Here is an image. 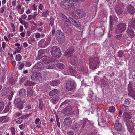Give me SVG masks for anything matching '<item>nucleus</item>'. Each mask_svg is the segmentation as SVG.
Wrapping results in <instances>:
<instances>
[{"label":"nucleus","instance_id":"1","mask_svg":"<svg viewBox=\"0 0 135 135\" xmlns=\"http://www.w3.org/2000/svg\"><path fill=\"white\" fill-rule=\"evenodd\" d=\"M50 59L48 56H44L42 57V62L37 63L34 66L32 70V71L34 73L32 75L31 78L34 80H39L40 81L42 80V78L41 76L40 73L38 71L41 70L44 68V65L42 63L46 64L50 61Z\"/></svg>","mask_w":135,"mask_h":135},{"label":"nucleus","instance_id":"2","mask_svg":"<svg viewBox=\"0 0 135 135\" xmlns=\"http://www.w3.org/2000/svg\"><path fill=\"white\" fill-rule=\"evenodd\" d=\"M61 52L59 48L57 46H54L51 49V54L54 57L59 58L61 55Z\"/></svg>","mask_w":135,"mask_h":135},{"label":"nucleus","instance_id":"3","mask_svg":"<svg viewBox=\"0 0 135 135\" xmlns=\"http://www.w3.org/2000/svg\"><path fill=\"white\" fill-rule=\"evenodd\" d=\"M76 83L72 80H69L66 84V89L68 90L71 91L74 90L76 88Z\"/></svg>","mask_w":135,"mask_h":135},{"label":"nucleus","instance_id":"4","mask_svg":"<svg viewBox=\"0 0 135 135\" xmlns=\"http://www.w3.org/2000/svg\"><path fill=\"white\" fill-rule=\"evenodd\" d=\"M66 20L65 21L66 23L68 25H71V24H73L77 27H79L80 26V22L75 21L71 17H69L68 19L66 18Z\"/></svg>","mask_w":135,"mask_h":135},{"label":"nucleus","instance_id":"5","mask_svg":"<svg viewBox=\"0 0 135 135\" xmlns=\"http://www.w3.org/2000/svg\"><path fill=\"white\" fill-rule=\"evenodd\" d=\"M99 61L98 58L97 57L92 58L90 61L89 66L92 69L96 68L97 65L99 64Z\"/></svg>","mask_w":135,"mask_h":135},{"label":"nucleus","instance_id":"6","mask_svg":"<svg viewBox=\"0 0 135 135\" xmlns=\"http://www.w3.org/2000/svg\"><path fill=\"white\" fill-rule=\"evenodd\" d=\"M84 13L83 10H77L73 12L72 16L75 19L81 18L83 16Z\"/></svg>","mask_w":135,"mask_h":135},{"label":"nucleus","instance_id":"7","mask_svg":"<svg viewBox=\"0 0 135 135\" xmlns=\"http://www.w3.org/2000/svg\"><path fill=\"white\" fill-rule=\"evenodd\" d=\"M70 0H65L62 1L61 3V6L64 9L69 8L71 7Z\"/></svg>","mask_w":135,"mask_h":135},{"label":"nucleus","instance_id":"8","mask_svg":"<svg viewBox=\"0 0 135 135\" xmlns=\"http://www.w3.org/2000/svg\"><path fill=\"white\" fill-rule=\"evenodd\" d=\"M14 102L16 107H17L20 109L23 108L24 102L23 101H21V99L19 98L15 99Z\"/></svg>","mask_w":135,"mask_h":135},{"label":"nucleus","instance_id":"9","mask_svg":"<svg viewBox=\"0 0 135 135\" xmlns=\"http://www.w3.org/2000/svg\"><path fill=\"white\" fill-rule=\"evenodd\" d=\"M126 27V25L124 23H123L118 24L116 29V33L118 34L121 33L125 30Z\"/></svg>","mask_w":135,"mask_h":135},{"label":"nucleus","instance_id":"10","mask_svg":"<svg viewBox=\"0 0 135 135\" xmlns=\"http://www.w3.org/2000/svg\"><path fill=\"white\" fill-rule=\"evenodd\" d=\"M56 38L60 43H61L64 41V38L63 33L59 30L57 31L56 35Z\"/></svg>","mask_w":135,"mask_h":135},{"label":"nucleus","instance_id":"11","mask_svg":"<svg viewBox=\"0 0 135 135\" xmlns=\"http://www.w3.org/2000/svg\"><path fill=\"white\" fill-rule=\"evenodd\" d=\"M72 123L71 120L70 118L66 117L65 119L64 122V125L66 127H67L70 126Z\"/></svg>","mask_w":135,"mask_h":135},{"label":"nucleus","instance_id":"12","mask_svg":"<svg viewBox=\"0 0 135 135\" xmlns=\"http://www.w3.org/2000/svg\"><path fill=\"white\" fill-rule=\"evenodd\" d=\"M68 71L67 74L68 75H78L76 71L72 68L68 67H67Z\"/></svg>","mask_w":135,"mask_h":135},{"label":"nucleus","instance_id":"13","mask_svg":"<svg viewBox=\"0 0 135 135\" xmlns=\"http://www.w3.org/2000/svg\"><path fill=\"white\" fill-rule=\"evenodd\" d=\"M126 124L128 130L131 132L134 128L133 123L131 121H129L126 122Z\"/></svg>","mask_w":135,"mask_h":135},{"label":"nucleus","instance_id":"14","mask_svg":"<svg viewBox=\"0 0 135 135\" xmlns=\"http://www.w3.org/2000/svg\"><path fill=\"white\" fill-rule=\"evenodd\" d=\"M70 3H71V8H76L78 7L79 5L78 0H70Z\"/></svg>","mask_w":135,"mask_h":135},{"label":"nucleus","instance_id":"15","mask_svg":"<svg viewBox=\"0 0 135 135\" xmlns=\"http://www.w3.org/2000/svg\"><path fill=\"white\" fill-rule=\"evenodd\" d=\"M131 117V114L130 113L125 112L123 114V117L125 120H127L130 119Z\"/></svg>","mask_w":135,"mask_h":135},{"label":"nucleus","instance_id":"16","mask_svg":"<svg viewBox=\"0 0 135 135\" xmlns=\"http://www.w3.org/2000/svg\"><path fill=\"white\" fill-rule=\"evenodd\" d=\"M74 52V48L72 47L68 49L66 51V55L65 56H70Z\"/></svg>","mask_w":135,"mask_h":135},{"label":"nucleus","instance_id":"17","mask_svg":"<svg viewBox=\"0 0 135 135\" xmlns=\"http://www.w3.org/2000/svg\"><path fill=\"white\" fill-rule=\"evenodd\" d=\"M127 32L128 35L131 37L133 38L134 36V33L130 27H128Z\"/></svg>","mask_w":135,"mask_h":135},{"label":"nucleus","instance_id":"18","mask_svg":"<svg viewBox=\"0 0 135 135\" xmlns=\"http://www.w3.org/2000/svg\"><path fill=\"white\" fill-rule=\"evenodd\" d=\"M127 11L128 13L133 14L134 12V8L133 6L129 5L127 7Z\"/></svg>","mask_w":135,"mask_h":135},{"label":"nucleus","instance_id":"19","mask_svg":"<svg viewBox=\"0 0 135 135\" xmlns=\"http://www.w3.org/2000/svg\"><path fill=\"white\" fill-rule=\"evenodd\" d=\"M114 127L116 130L120 131L122 128V126L120 123H117L115 124Z\"/></svg>","mask_w":135,"mask_h":135},{"label":"nucleus","instance_id":"20","mask_svg":"<svg viewBox=\"0 0 135 135\" xmlns=\"http://www.w3.org/2000/svg\"><path fill=\"white\" fill-rule=\"evenodd\" d=\"M26 91L25 90L22 89L21 90L19 93L20 96L21 97H25L26 96Z\"/></svg>","mask_w":135,"mask_h":135},{"label":"nucleus","instance_id":"21","mask_svg":"<svg viewBox=\"0 0 135 135\" xmlns=\"http://www.w3.org/2000/svg\"><path fill=\"white\" fill-rule=\"evenodd\" d=\"M33 91L32 89L30 87L28 88L27 90V95L29 97L33 95Z\"/></svg>","mask_w":135,"mask_h":135},{"label":"nucleus","instance_id":"22","mask_svg":"<svg viewBox=\"0 0 135 135\" xmlns=\"http://www.w3.org/2000/svg\"><path fill=\"white\" fill-rule=\"evenodd\" d=\"M59 99L58 96H56L53 97L51 99V101L54 104H55L57 103Z\"/></svg>","mask_w":135,"mask_h":135},{"label":"nucleus","instance_id":"23","mask_svg":"<svg viewBox=\"0 0 135 135\" xmlns=\"http://www.w3.org/2000/svg\"><path fill=\"white\" fill-rule=\"evenodd\" d=\"M128 95L130 97H132L135 99V92L133 90H130L129 92Z\"/></svg>","mask_w":135,"mask_h":135},{"label":"nucleus","instance_id":"24","mask_svg":"<svg viewBox=\"0 0 135 135\" xmlns=\"http://www.w3.org/2000/svg\"><path fill=\"white\" fill-rule=\"evenodd\" d=\"M45 41V40L42 39L40 40L38 43V46L39 47H44V43Z\"/></svg>","mask_w":135,"mask_h":135},{"label":"nucleus","instance_id":"25","mask_svg":"<svg viewBox=\"0 0 135 135\" xmlns=\"http://www.w3.org/2000/svg\"><path fill=\"white\" fill-rule=\"evenodd\" d=\"M58 92V90L57 89H55L50 92L49 94L50 96H53L57 94Z\"/></svg>","mask_w":135,"mask_h":135},{"label":"nucleus","instance_id":"26","mask_svg":"<svg viewBox=\"0 0 135 135\" xmlns=\"http://www.w3.org/2000/svg\"><path fill=\"white\" fill-rule=\"evenodd\" d=\"M60 83V81L59 80H55L52 81V85L53 86H55L57 85Z\"/></svg>","mask_w":135,"mask_h":135},{"label":"nucleus","instance_id":"27","mask_svg":"<svg viewBox=\"0 0 135 135\" xmlns=\"http://www.w3.org/2000/svg\"><path fill=\"white\" fill-rule=\"evenodd\" d=\"M117 19V18L114 16H111L110 18V25L112 22H113V21H116Z\"/></svg>","mask_w":135,"mask_h":135},{"label":"nucleus","instance_id":"28","mask_svg":"<svg viewBox=\"0 0 135 135\" xmlns=\"http://www.w3.org/2000/svg\"><path fill=\"white\" fill-rule=\"evenodd\" d=\"M121 109L127 111L129 109V107L128 106H125L123 104L121 105Z\"/></svg>","mask_w":135,"mask_h":135},{"label":"nucleus","instance_id":"29","mask_svg":"<svg viewBox=\"0 0 135 135\" xmlns=\"http://www.w3.org/2000/svg\"><path fill=\"white\" fill-rule=\"evenodd\" d=\"M128 27H130V28L131 27L133 28H135V20H134L133 22H129L128 24Z\"/></svg>","mask_w":135,"mask_h":135},{"label":"nucleus","instance_id":"30","mask_svg":"<svg viewBox=\"0 0 135 135\" xmlns=\"http://www.w3.org/2000/svg\"><path fill=\"white\" fill-rule=\"evenodd\" d=\"M60 69H62L65 67L64 65L62 63H59L56 65Z\"/></svg>","mask_w":135,"mask_h":135},{"label":"nucleus","instance_id":"31","mask_svg":"<svg viewBox=\"0 0 135 135\" xmlns=\"http://www.w3.org/2000/svg\"><path fill=\"white\" fill-rule=\"evenodd\" d=\"M22 58V56L20 54L17 55L15 57V59L17 61H20Z\"/></svg>","mask_w":135,"mask_h":135},{"label":"nucleus","instance_id":"32","mask_svg":"<svg viewBox=\"0 0 135 135\" xmlns=\"http://www.w3.org/2000/svg\"><path fill=\"white\" fill-rule=\"evenodd\" d=\"M79 129V126L78 124H76L72 127V129L75 131H77Z\"/></svg>","mask_w":135,"mask_h":135},{"label":"nucleus","instance_id":"33","mask_svg":"<svg viewBox=\"0 0 135 135\" xmlns=\"http://www.w3.org/2000/svg\"><path fill=\"white\" fill-rule=\"evenodd\" d=\"M109 110L110 112L113 113L114 112L115 110V107L113 106H110L109 109Z\"/></svg>","mask_w":135,"mask_h":135},{"label":"nucleus","instance_id":"34","mask_svg":"<svg viewBox=\"0 0 135 135\" xmlns=\"http://www.w3.org/2000/svg\"><path fill=\"white\" fill-rule=\"evenodd\" d=\"M51 39V37H49L48 38H47L44 44L46 46H47L48 44L50 42V41Z\"/></svg>","mask_w":135,"mask_h":135},{"label":"nucleus","instance_id":"35","mask_svg":"<svg viewBox=\"0 0 135 135\" xmlns=\"http://www.w3.org/2000/svg\"><path fill=\"white\" fill-rule=\"evenodd\" d=\"M8 82L11 85H13L16 82V81L14 80L12 78H11L8 81Z\"/></svg>","mask_w":135,"mask_h":135},{"label":"nucleus","instance_id":"36","mask_svg":"<svg viewBox=\"0 0 135 135\" xmlns=\"http://www.w3.org/2000/svg\"><path fill=\"white\" fill-rule=\"evenodd\" d=\"M21 49V47H17V48L15 49L13 53L15 54L16 53H19L20 52V50Z\"/></svg>","mask_w":135,"mask_h":135},{"label":"nucleus","instance_id":"37","mask_svg":"<svg viewBox=\"0 0 135 135\" xmlns=\"http://www.w3.org/2000/svg\"><path fill=\"white\" fill-rule=\"evenodd\" d=\"M49 14V11H46L45 12H43L42 15L44 17H47V15Z\"/></svg>","mask_w":135,"mask_h":135},{"label":"nucleus","instance_id":"38","mask_svg":"<svg viewBox=\"0 0 135 135\" xmlns=\"http://www.w3.org/2000/svg\"><path fill=\"white\" fill-rule=\"evenodd\" d=\"M124 52L122 51H119L118 52V55L119 57H122Z\"/></svg>","mask_w":135,"mask_h":135},{"label":"nucleus","instance_id":"39","mask_svg":"<svg viewBox=\"0 0 135 135\" xmlns=\"http://www.w3.org/2000/svg\"><path fill=\"white\" fill-rule=\"evenodd\" d=\"M74 133L72 131H68L65 134V135H74Z\"/></svg>","mask_w":135,"mask_h":135},{"label":"nucleus","instance_id":"40","mask_svg":"<svg viewBox=\"0 0 135 135\" xmlns=\"http://www.w3.org/2000/svg\"><path fill=\"white\" fill-rule=\"evenodd\" d=\"M45 51L44 50L42 49L40 50H39L38 52V54L39 55L41 56L42 54H44Z\"/></svg>","mask_w":135,"mask_h":135},{"label":"nucleus","instance_id":"41","mask_svg":"<svg viewBox=\"0 0 135 135\" xmlns=\"http://www.w3.org/2000/svg\"><path fill=\"white\" fill-rule=\"evenodd\" d=\"M11 130L12 135H15V128L13 127H12L11 128Z\"/></svg>","mask_w":135,"mask_h":135},{"label":"nucleus","instance_id":"42","mask_svg":"<svg viewBox=\"0 0 135 135\" xmlns=\"http://www.w3.org/2000/svg\"><path fill=\"white\" fill-rule=\"evenodd\" d=\"M122 34H120L119 35H116L115 36V38L116 39L119 40H120L122 37Z\"/></svg>","mask_w":135,"mask_h":135},{"label":"nucleus","instance_id":"43","mask_svg":"<svg viewBox=\"0 0 135 135\" xmlns=\"http://www.w3.org/2000/svg\"><path fill=\"white\" fill-rule=\"evenodd\" d=\"M10 25L11 27L12 28H13V32H15V26L14 25L13 23H10Z\"/></svg>","mask_w":135,"mask_h":135},{"label":"nucleus","instance_id":"44","mask_svg":"<svg viewBox=\"0 0 135 135\" xmlns=\"http://www.w3.org/2000/svg\"><path fill=\"white\" fill-rule=\"evenodd\" d=\"M24 64L27 67H29L31 65V63L28 62H25Z\"/></svg>","mask_w":135,"mask_h":135},{"label":"nucleus","instance_id":"45","mask_svg":"<svg viewBox=\"0 0 135 135\" xmlns=\"http://www.w3.org/2000/svg\"><path fill=\"white\" fill-rule=\"evenodd\" d=\"M23 25H24L25 29H26L27 28L29 25V23L28 22H26Z\"/></svg>","mask_w":135,"mask_h":135},{"label":"nucleus","instance_id":"46","mask_svg":"<svg viewBox=\"0 0 135 135\" xmlns=\"http://www.w3.org/2000/svg\"><path fill=\"white\" fill-rule=\"evenodd\" d=\"M4 107V104L3 103L0 102V111L2 110Z\"/></svg>","mask_w":135,"mask_h":135},{"label":"nucleus","instance_id":"47","mask_svg":"<svg viewBox=\"0 0 135 135\" xmlns=\"http://www.w3.org/2000/svg\"><path fill=\"white\" fill-rule=\"evenodd\" d=\"M35 37L36 38H39L41 37V35L39 33H36L35 35Z\"/></svg>","mask_w":135,"mask_h":135},{"label":"nucleus","instance_id":"48","mask_svg":"<svg viewBox=\"0 0 135 135\" xmlns=\"http://www.w3.org/2000/svg\"><path fill=\"white\" fill-rule=\"evenodd\" d=\"M30 38L32 42H35L36 40L34 38L33 36H31L30 37Z\"/></svg>","mask_w":135,"mask_h":135},{"label":"nucleus","instance_id":"49","mask_svg":"<svg viewBox=\"0 0 135 135\" xmlns=\"http://www.w3.org/2000/svg\"><path fill=\"white\" fill-rule=\"evenodd\" d=\"M24 64L22 63L18 67V68L20 70H21L24 67Z\"/></svg>","mask_w":135,"mask_h":135},{"label":"nucleus","instance_id":"50","mask_svg":"<svg viewBox=\"0 0 135 135\" xmlns=\"http://www.w3.org/2000/svg\"><path fill=\"white\" fill-rule=\"evenodd\" d=\"M31 7L32 8V9L33 10L35 11L37 9V6L34 4H33Z\"/></svg>","mask_w":135,"mask_h":135},{"label":"nucleus","instance_id":"51","mask_svg":"<svg viewBox=\"0 0 135 135\" xmlns=\"http://www.w3.org/2000/svg\"><path fill=\"white\" fill-rule=\"evenodd\" d=\"M32 18L33 19V15L30 14L28 16L27 20H30L32 19Z\"/></svg>","mask_w":135,"mask_h":135},{"label":"nucleus","instance_id":"52","mask_svg":"<svg viewBox=\"0 0 135 135\" xmlns=\"http://www.w3.org/2000/svg\"><path fill=\"white\" fill-rule=\"evenodd\" d=\"M17 4V1L16 0H13L12 2V5L13 6H16Z\"/></svg>","mask_w":135,"mask_h":135},{"label":"nucleus","instance_id":"53","mask_svg":"<svg viewBox=\"0 0 135 135\" xmlns=\"http://www.w3.org/2000/svg\"><path fill=\"white\" fill-rule=\"evenodd\" d=\"M19 21L20 22L22 25H23L26 22L25 21L23 20H22V18H19Z\"/></svg>","mask_w":135,"mask_h":135},{"label":"nucleus","instance_id":"54","mask_svg":"<svg viewBox=\"0 0 135 135\" xmlns=\"http://www.w3.org/2000/svg\"><path fill=\"white\" fill-rule=\"evenodd\" d=\"M40 122V119L39 118H36L35 120V123L36 124H38Z\"/></svg>","mask_w":135,"mask_h":135},{"label":"nucleus","instance_id":"55","mask_svg":"<svg viewBox=\"0 0 135 135\" xmlns=\"http://www.w3.org/2000/svg\"><path fill=\"white\" fill-rule=\"evenodd\" d=\"M5 119V117H0V123L2 122L3 123L4 122V120Z\"/></svg>","mask_w":135,"mask_h":135},{"label":"nucleus","instance_id":"56","mask_svg":"<svg viewBox=\"0 0 135 135\" xmlns=\"http://www.w3.org/2000/svg\"><path fill=\"white\" fill-rule=\"evenodd\" d=\"M6 43L4 42H3L2 43V47L3 49L4 50H5V49L6 46Z\"/></svg>","mask_w":135,"mask_h":135},{"label":"nucleus","instance_id":"57","mask_svg":"<svg viewBox=\"0 0 135 135\" xmlns=\"http://www.w3.org/2000/svg\"><path fill=\"white\" fill-rule=\"evenodd\" d=\"M13 95V92L11 91L10 93V95L8 97V98L10 100H11L12 99Z\"/></svg>","mask_w":135,"mask_h":135},{"label":"nucleus","instance_id":"58","mask_svg":"<svg viewBox=\"0 0 135 135\" xmlns=\"http://www.w3.org/2000/svg\"><path fill=\"white\" fill-rule=\"evenodd\" d=\"M19 127L21 130H22L25 128V125L23 124H22L19 125Z\"/></svg>","mask_w":135,"mask_h":135},{"label":"nucleus","instance_id":"59","mask_svg":"<svg viewBox=\"0 0 135 135\" xmlns=\"http://www.w3.org/2000/svg\"><path fill=\"white\" fill-rule=\"evenodd\" d=\"M21 17L23 19H26L27 17V16L25 14H23L22 15Z\"/></svg>","mask_w":135,"mask_h":135},{"label":"nucleus","instance_id":"60","mask_svg":"<svg viewBox=\"0 0 135 135\" xmlns=\"http://www.w3.org/2000/svg\"><path fill=\"white\" fill-rule=\"evenodd\" d=\"M70 62L73 65H75L76 63V61H75V60H72Z\"/></svg>","mask_w":135,"mask_h":135},{"label":"nucleus","instance_id":"61","mask_svg":"<svg viewBox=\"0 0 135 135\" xmlns=\"http://www.w3.org/2000/svg\"><path fill=\"white\" fill-rule=\"evenodd\" d=\"M39 23L38 25L39 26H41L44 23V21H39Z\"/></svg>","mask_w":135,"mask_h":135},{"label":"nucleus","instance_id":"62","mask_svg":"<svg viewBox=\"0 0 135 135\" xmlns=\"http://www.w3.org/2000/svg\"><path fill=\"white\" fill-rule=\"evenodd\" d=\"M22 120L19 119L18 121H16V122L17 124H19L22 123Z\"/></svg>","mask_w":135,"mask_h":135},{"label":"nucleus","instance_id":"63","mask_svg":"<svg viewBox=\"0 0 135 135\" xmlns=\"http://www.w3.org/2000/svg\"><path fill=\"white\" fill-rule=\"evenodd\" d=\"M23 28L22 26L20 25L19 27V31L21 32L23 31Z\"/></svg>","mask_w":135,"mask_h":135},{"label":"nucleus","instance_id":"64","mask_svg":"<svg viewBox=\"0 0 135 135\" xmlns=\"http://www.w3.org/2000/svg\"><path fill=\"white\" fill-rule=\"evenodd\" d=\"M28 44L26 42H25L23 44V46L24 48H26L28 47Z\"/></svg>","mask_w":135,"mask_h":135}]
</instances>
